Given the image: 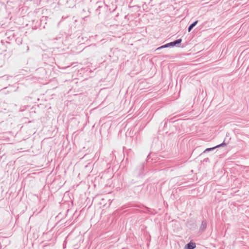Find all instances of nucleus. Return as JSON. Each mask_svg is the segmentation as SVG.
Here are the masks:
<instances>
[{
	"label": "nucleus",
	"mask_w": 249,
	"mask_h": 249,
	"mask_svg": "<svg viewBox=\"0 0 249 249\" xmlns=\"http://www.w3.org/2000/svg\"><path fill=\"white\" fill-rule=\"evenodd\" d=\"M196 247V244L194 242H190L185 246V249H194Z\"/></svg>",
	"instance_id": "obj_1"
},
{
	"label": "nucleus",
	"mask_w": 249,
	"mask_h": 249,
	"mask_svg": "<svg viewBox=\"0 0 249 249\" xmlns=\"http://www.w3.org/2000/svg\"><path fill=\"white\" fill-rule=\"evenodd\" d=\"M197 22V21H196L195 22H194L193 23H192V24H191L190 25V26L188 28V31L189 32H190L191 29L196 25Z\"/></svg>",
	"instance_id": "obj_2"
},
{
	"label": "nucleus",
	"mask_w": 249,
	"mask_h": 249,
	"mask_svg": "<svg viewBox=\"0 0 249 249\" xmlns=\"http://www.w3.org/2000/svg\"><path fill=\"white\" fill-rule=\"evenodd\" d=\"M181 41V39H179L177 40L176 41H174V42L171 43L170 44L171 45H176V44L179 43Z\"/></svg>",
	"instance_id": "obj_3"
},
{
	"label": "nucleus",
	"mask_w": 249,
	"mask_h": 249,
	"mask_svg": "<svg viewBox=\"0 0 249 249\" xmlns=\"http://www.w3.org/2000/svg\"><path fill=\"white\" fill-rule=\"evenodd\" d=\"M221 145H217L214 147H213V148H207L206 149V151H210V150H211L212 149H213L214 148H216V147H219Z\"/></svg>",
	"instance_id": "obj_4"
}]
</instances>
